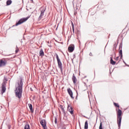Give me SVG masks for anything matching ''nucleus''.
Wrapping results in <instances>:
<instances>
[{
	"instance_id": "f257e3e1",
	"label": "nucleus",
	"mask_w": 129,
	"mask_h": 129,
	"mask_svg": "<svg viewBox=\"0 0 129 129\" xmlns=\"http://www.w3.org/2000/svg\"><path fill=\"white\" fill-rule=\"evenodd\" d=\"M15 93L16 97L22 98L23 93V79H20L16 85Z\"/></svg>"
},
{
	"instance_id": "f03ea898",
	"label": "nucleus",
	"mask_w": 129,
	"mask_h": 129,
	"mask_svg": "<svg viewBox=\"0 0 129 129\" xmlns=\"http://www.w3.org/2000/svg\"><path fill=\"white\" fill-rule=\"evenodd\" d=\"M122 113V112L121 111V110L118 109V111H117V123L118 127H120V124L121 123V118H122L121 117Z\"/></svg>"
},
{
	"instance_id": "7ed1b4c3",
	"label": "nucleus",
	"mask_w": 129,
	"mask_h": 129,
	"mask_svg": "<svg viewBox=\"0 0 129 129\" xmlns=\"http://www.w3.org/2000/svg\"><path fill=\"white\" fill-rule=\"evenodd\" d=\"M29 19H30V16H28L26 18H23L19 20L18 22L16 23L15 26H19V25H22V24L25 23V22H27V21H28Z\"/></svg>"
},
{
	"instance_id": "20e7f679",
	"label": "nucleus",
	"mask_w": 129,
	"mask_h": 129,
	"mask_svg": "<svg viewBox=\"0 0 129 129\" xmlns=\"http://www.w3.org/2000/svg\"><path fill=\"white\" fill-rule=\"evenodd\" d=\"M56 56L58 68H59V69H60V71H62V68L63 67L62 66V62H61V60H60V58H59V56H58L57 54H56Z\"/></svg>"
},
{
	"instance_id": "39448f33",
	"label": "nucleus",
	"mask_w": 129,
	"mask_h": 129,
	"mask_svg": "<svg viewBox=\"0 0 129 129\" xmlns=\"http://www.w3.org/2000/svg\"><path fill=\"white\" fill-rule=\"evenodd\" d=\"M7 65V60L5 59H0V68L5 67Z\"/></svg>"
},
{
	"instance_id": "423d86ee",
	"label": "nucleus",
	"mask_w": 129,
	"mask_h": 129,
	"mask_svg": "<svg viewBox=\"0 0 129 129\" xmlns=\"http://www.w3.org/2000/svg\"><path fill=\"white\" fill-rule=\"evenodd\" d=\"M68 110L70 112L71 114H73L74 113V109H73L71 105H68Z\"/></svg>"
},
{
	"instance_id": "0eeeda50",
	"label": "nucleus",
	"mask_w": 129,
	"mask_h": 129,
	"mask_svg": "<svg viewBox=\"0 0 129 129\" xmlns=\"http://www.w3.org/2000/svg\"><path fill=\"white\" fill-rule=\"evenodd\" d=\"M40 124H41L44 129H47V126L46 125V120H45V119L42 120L40 121Z\"/></svg>"
},
{
	"instance_id": "6e6552de",
	"label": "nucleus",
	"mask_w": 129,
	"mask_h": 129,
	"mask_svg": "<svg viewBox=\"0 0 129 129\" xmlns=\"http://www.w3.org/2000/svg\"><path fill=\"white\" fill-rule=\"evenodd\" d=\"M75 47L74 46V45L71 44L68 47V50L69 52H72L73 51H74Z\"/></svg>"
},
{
	"instance_id": "1a4fd4ad",
	"label": "nucleus",
	"mask_w": 129,
	"mask_h": 129,
	"mask_svg": "<svg viewBox=\"0 0 129 129\" xmlns=\"http://www.w3.org/2000/svg\"><path fill=\"white\" fill-rule=\"evenodd\" d=\"M67 91L69 94V95L70 96V97H71V98L74 99V97H73V92H72V90H71V89H70V88H68L67 89Z\"/></svg>"
},
{
	"instance_id": "9d476101",
	"label": "nucleus",
	"mask_w": 129,
	"mask_h": 129,
	"mask_svg": "<svg viewBox=\"0 0 129 129\" xmlns=\"http://www.w3.org/2000/svg\"><path fill=\"white\" fill-rule=\"evenodd\" d=\"M72 80L74 84L76 85L77 83V79L76 78V77H75V75L74 74H73V77H72Z\"/></svg>"
},
{
	"instance_id": "9b49d317",
	"label": "nucleus",
	"mask_w": 129,
	"mask_h": 129,
	"mask_svg": "<svg viewBox=\"0 0 129 129\" xmlns=\"http://www.w3.org/2000/svg\"><path fill=\"white\" fill-rule=\"evenodd\" d=\"M45 11H46V9H42L41 11L40 15L39 17V20H41L43 18V16H44V13H45Z\"/></svg>"
},
{
	"instance_id": "f8f14e48",
	"label": "nucleus",
	"mask_w": 129,
	"mask_h": 129,
	"mask_svg": "<svg viewBox=\"0 0 129 129\" xmlns=\"http://www.w3.org/2000/svg\"><path fill=\"white\" fill-rule=\"evenodd\" d=\"M6 85H5V84H2V91H1V93L2 94H4V93H5V92H6Z\"/></svg>"
},
{
	"instance_id": "ddd939ff",
	"label": "nucleus",
	"mask_w": 129,
	"mask_h": 129,
	"mask_svg": "<svg viewBox=\"0 0 129 129\" xmlns=\"http://www.w3.org/2000/svg\"><path fill=\"white\" fill-rule=\"evenodd\" d=\"M45 55L44 53V51H43V49H40L39 51V56L41 57H43V56Z\"/></svg>"
},
{
	"instance_id": "4468645a",
	"label": "nucleus",
	"mask_w": 129,
	"mask_h": 129,
	"mask_svg": "<svg viewBox=\"0 0 129 129\" xmlns=\"http://www.w3.org/2000/svg\"><path fill=\"white\" fill-rule=\"evenodd\" d=\"M31 112H34V109H33V105L32 104H28Z\"/></svg>"
},
{
	"instance_id": "2eb2a0df",
	"label": "nucleus",
	"mask_w": 129,
	"mask_h": 129,
	"mask_svg": "<svg viewBox=\"0 0 129 129\" xmlns=\"http://www.w3.org/2000/svg\"><path fill=\"white\" fill-rule=\"evenodd\" d=\"M84 129H88V122L87 121H85Z\"/></svg>"
},
{
	"instance_id": "dca6fc26",
	"label": "nucleus",
	"mask_w": 129,
	"mask_h": 129,
	"mask_svg": "<svg viewBox=\"0 0 129 129\" xmlns=\"http://www.w3.org/2000/svg\"><path fill=\"white\" fill-rule=\"evenodd\" d=\"M115 61H114L113 60V59H112V57H110V64H111V65H114L115 64Z\"/></svg>"
},
{
	"instance_id": "f3484780",
	"label": "nucleus",
	"mask_w": 129,
	"mask_h": 129,
	"mask_svg": "<svg viewBox=\"0 0 129 129\" xmlns=\"http://www.w3.org/2000/svg\"><path fill=\"white\" fill-rule=\"evenodd\" d=\"M60 108H61V111L62 112H63V113H65V110H64V106L60 105L59 106Z\"/></svg>"
},
{
	"instance_id": "a211bd4d",
	"label": "nucleus",
	"mask_w": 129,
	"mask_h": 129,
	"mask_svg": "<svg viewBox=\"0 0 129 129\" xmlns=\"http://www.w3.org/2000/svg\"><path fill=\"white\" fill-rule=\"evenodd\" d=\"M119 54L120 55V58L122 59V50L121 49L119 50Z\"/></svg>"
},
{
	"instance_id": "6ab92c4d",
	"label": "nucleus",
	"mask_w": 129,
	"mask_h": 129,
	"mask_svg": "<svg viewBox=\"0 0 129 129\" xmlns=\"http://www.w3.org/2000/svg\"><path fill=\"white\" fill-rule=\"evenodd\" d=\"M12 4V0H8L7 2V6H10V5Z\"/></svg>"
},
{
	"instance_id": "aec40b11",
	"label": "nucleus",
	"mask_w": 129,
	"mask_h": 129,
	"mask_svg": "<svg viewBox=\"0 0 129 129\" xmlns=\"http://www.w3.org/2000/svg\"><path fill=\"white\" fill-rule=\"evenodd\" d=\"M113 104H114V106H115L116 107H118L119 108V104H118V103L114 102Z\"/></svg>"
},
{
	"instance_id": "412c9836",
	"label": "nucleus",
	"mask_w": 129,
	"mask_h": 129,
	"mask_svg": "<svg viewBox=\"0 0 129 129\" xmlns=\"http://www.w3.org/2000/svg\"><path fill=\"white\" fill-rule=\"evenodd\" d=\"M24 129H31L30 128V125H29V124L26 125L25 127H24Z\"/></svg>"
},
{
	"instance_id": "4be33fe9",
	"label": "nucleus",
	"mask_w": 129,
	"mask_h": 129,
	"mask_svg": "<svg viewBox=\"0 0 129 129\" xmlns=\"http://www.w3.org/2000/svg\"><path fill=\"white\" fill-rule=\"evenodd\" d=\"M99 129H103V128H102V122H100Z\"/></svg>"
},
{
	"instance_id": "5701e85b",
	"label": "nucleus",
	"mask_w": 129,
	"mask_h": 129,
	"mask_svg": "<svg viewBox=\"0 0 129 129\" xmlns=\"http://www.w3.org/2000/svg\"><path fill=\"white\" fill-rule=\"evenodd\" d=\"M19 51V48L18 47V46H16V51H15L16 53L17 54V53H18Z\"/></svg>"
},
{
	"instance_id": "b1692460",
	"label": "nucleus",
	"mask_w": 129,
	"mask_h": 129,
	"mask_svg": "<svg viewBox=\"0 0 129 129\" xmlns=\"http://www.w3.org/2000/svg\"><path fill=\"white\" fill-rule=\"evenodd\" d=\"M72 27L73 29V32L74 33V24H73V23L72 24Z\"/></svg>"
},
{
	"instance_id": "393cba45",
	"label": "nucleus",
	"mask_w": 129,
	"mask_h": 129,
	"mask_svg": "<svg viewBox=\"0 0 129 129\" xmlns=\"http://www.w3.org/2000/svg\"><path fill=\"white\" fill-rule=\"evenodd\" d=\"M119 58V56H117L115 58V60H116V61H118V58Z\"/></svg>"
},
{
	"instance_id": "a878e982",
	"label": "nucleus",
	"mask_w": 129,
	"mask_h": 129,
	"mask_svg": "<svg viewBox=\"0 0 129 129\" xmlns=\"http://www.w3.org/2000/svg\"><path fill=\"white\" fill-rule=\"evenodd\" d=\"M57 118H55V120H54V122H55V123H57Z\"/></svg>"
},
{
	"instance_id": "bb28decb",
	"label": "nucleus",
	"mask_w": 129,
	"mask_h": 129,
	"mask_svg": "<svg viewBox=\"0 0 129 129\" xmlns=\"http://www.w3.org/2000/svg\"><path fill=\"white\" fill-rule=\"evenodd\" d=\"M89 55H90V56H92V53H90V54H89Z\"/></svg>"
},
{
	"instance_id": "cd10ccee",
	"label": "nucleus",
	"mask_w": 129,
	"mask_h": 129,
	"mask_svg": "<svg viewBox=\"0 0 129 129\" xmlns=\"http://www.w3.org/2000/svg\"><path fill=\"white\" fill-rule=\"evenodd\" d=\"M118 128H119L118 129H120V127H118Z\"/></svg>"
},
{
	"instance_id": "c85d7f7f",
	"label": "nucleus",
	"mask_w": 129,
	"mask_h": 129,
	"mask_svg": "<svg viewBox=\"0 0 129 129\" xmlns=\"http://www.w3.org/2000/svg\"><path fill=\"white\" fill-rule=\"evenodd\" d=\"M30 1H33V0H30Z\"/></svg>"
},
{
	"instance_id": "c756f323",
	"label": "nucleus",
	"mask_w": 129,
	"mask_h": 129,
	"mask_svg": "<svg viewBox=\"0 0 129 129\" xmlns=\"http://www.w3.org/2000/svg\"><path fill=\"white\" fill-rule=\"evenodd\" d=\"M23 1V2H24V0H22Z\"/></svg>"
}]
</instances>
